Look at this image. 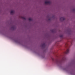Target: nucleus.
I'll return each instance as SVG.
<instances>
[{"label":"nucleus","mask_w":75,"mask_h":75,"mask_svg":"<svg viewBox=\"0 0 75 75\" xmlns=\"http://www.w3.org/2000/svg\"><path fill=\"white\" fill-rule=\"evenodd\" d=\"M45 3L46 4H51V2L50 1H46Z\"/></svg>","instance_id":"f257e3e1"},{"label":"nucleus","mask_w":75,"mask_h":75,"mask_svg":"<svg viewBox=\"0 0 75 75\" xmlns=\"http://www.w3.org/2000/svg\"><path fill=\"white\" fill-rule=\"evenodd\" d=\"M69 49H68L67 50V51L65 52V54H68L69 53Z\"/></svg>","instance_id":"f03ea898"},{"label":"nucleus","mask_w":75,"mask_h":75,"mask_svg":"<svg viewBox=\"0 0 75 75\" xmlns=\"http://www.w3.org/2000/svg\"><path fill=\"white\" fill-rule=\"evenodd\" d=\"M65 20V18L64 17H61L60 19V21H64Z\"/></svg>","instance_id":"7ed1b4c3"},{"label":"nucleus","mask_w":75,"mask_h":75,"mask_svg":"<svg viewBox=\"0 0 75 75\" xmlns=\"http://www.w3.org/2000/svg\"><path fill=\"white\" fill-rule=\"evenodd\" d=\"M45 43H43V44H42V47H44V48H45Z\"/></svg>","instance_id":"20e7f679"},{"label":"nucleus","mask_w":75,"mask_h":75,"mask_svg":"<svg viewBox=\"0 0 75 75\" xmlns=\"http://www.w3.org/2000/svg\"><path fill=\"white\" fill-rule=\"evenodd\" d=\"M10 14H13V13H14V11H11L10 12Z\"/></svg>","instance_id":"39448f33"},{"label":"nucleus","mask_w":75,"mask_h":75,"mask_svg":"<svg viewBox=\"0 0 75 75\" xmlns=\"http://www.w3.org/2000/svg\"><path fill=\"white\" fill-rule=\"evenodd\" d=\"M21 18H22V19H23V20H26V18H25L24 17H21Z\"/></svg>","instance_id":"423d86ee"},{"label":"nucleus","mask_w":75,"mask_h":75,"mask_svg":"<svg viewBox=\"0 0 75 75\" xmlns=\"http://www.w3.org/2000/svg\"><path fill=\"white\" fill-rule=\"evenodd\" d=\"M56 62L57 63H60V61L58 60H57Z\"/></svg>","instance_id":"0eeeda50"},{"label":"nucleus","mask_w":75,"mask_h":75,"mask_svg":"<svg viewBox=\"0 0 75 75\" xmlns=\"http://www.w3.org/2000/svg\"><path fill=\"white\" fill-rule=\"evenodd\" d=\"M28 20H29V21H32V19L31 18H29Z\"/></svg>","instance_id":"6e6552de"},{"label":"nucleus","mask_w":75,"mask_h":75,"mask_svg":"<svg viewBox=\"0 0 75 75\" xmlns=\"http://www.w3.org/2000/svg\"><path fill=\"white\" fill-rule=\"evenodd\" d=\"M11 28L14 30V27L13 26Z\"/></svg>","instance_id":"1a4fd4ad"},{"label":"nucleus","mask_w":75,"mask_h":75,"mask_svg":"<svg viewBox=\"0 0 75 75\" xmlns=\"http://www.w3.org/2000/svg\"><path fill=\"white\" fill-rule=\"evenodd\" d=\"M60 37L62 38V37H63V36L62 35H60Z\"/></svg>","instance_id":"9d476101"},{"label":"nucleus","mask_w":75,"mask_h":75,"mask_svg":"<svg viewBox=\"0 0 75 75\" xmlns=\"http://www.w3.org/2000/svg\"><path fill=\"white\" fill-rule=\"evenodd\" d=\"M49 20H50V19H49Z\"/></svg>","instance_id":"9b49d317"}]
</instances>
